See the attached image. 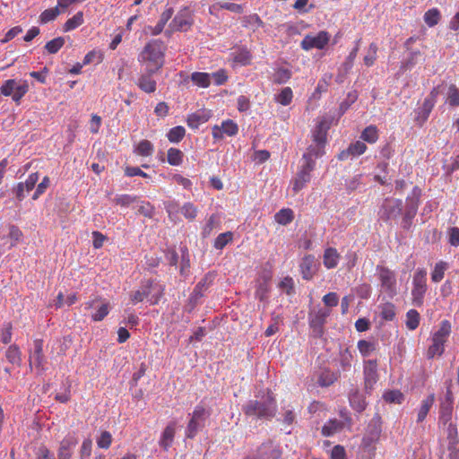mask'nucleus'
<instances>
[{
	"label": "nucleus",
	"instance_id": "3c124183",
	"mask_svg": "<svg viewBox=\"0 0 459 459\" xmlns=\"http://www.w3.org/2000/svg\"><path fill=\"white\" fill-rule=\"evenodd\" d=\"M60 14L59 7L56 5L54 8H49L41 13L39 15V22L41 24H46L49 22H52L56 19V17Z\"/></svg>",
	"mask_w": 459,
	"mask_h": 459
},
{
	"label": "nucleus",
	"instance_id": "2eb2a0df",
	"mask_svg": "<svg viewBox=\"0 0 459 459\" xmlns=\"http://www.w3.org/2000/svg\"><path fill=\"white\" fill-rule=\"evenodd\" d=\"M299 270L304 280H312L316 273V258L313 255H306L299 264Z\"/></svg>",
	"mask_w": 459,
	"mask_h": 459
},
{
	"label": "nucleus",
	"instance_id": "de8ad7c7",
	"mask_svg": "<svg viewBox=\"0 0 459 459\" xmlns=\"http://www.w3.org/2000/svg\"><path fill=\"white\" fill-rule=\"evenodd\" d=\"M232 240H233V233L231 231L221 233L215 238L213 247L215 249L221 250Z\"/></svg>",
	"mask_w": 459,
	"mask_h": 459
},
{
	"label": "nucleus",
	"instance_id": "f704fd0d",
	"mask_svg": "<svg viewBox=\"0 0 459 459\" xmlns=\"http://www.w3.org/2000/svg\"><path fill=\"white\" fill-rule=\"evenodd\" d=\"M446 103L452 108L459 107V89L454 83L448 86Z\"/></svg>",
	"mask_w": 459,
	"mask_h": 459
},
{
	"label": "nucleus",
	"instance_id": "4d7b16f0",
	"mask_svg": "<svg viewBox=\"0 0 459 459\" xmlns=\"http://www.w3.org/2000/svg\"><path fill=\"white\" fill-rule=\"evenodd\" d=\"M251 59L252 55L247 49H241L233 57V61L235 63L240 64L241 65H250Z\"/></svg>",
	"mask_w": 459,
	"mask_h": 459
},
{
	"label": "nucleus",
	"instance_id": "0e129e2a",
	"mask_svg": "<svg viewBox=\"0 0 459 459\" xmlns=\"http://www.w3.org/2000/svg\"><path fill=\"white\" fill-rule=\"evenodd\" d=\"M155 209L149 202H141L138 206L137 212L147 218H152L154 215Z\"/></svg>",
	"mask_w": 459,
	"mask_h": 459
},
{
	"label": "nucleus",
	"instance_id": "ddd939ff",
	"mask_svg": "<svg viewBox=\"0 0 459 459\" xmlns=\"http://www.w3.org/2000/svg\"><path fill=\"white\" fill-rule=\"evenodd\" d=\"M439 94L438 87H434L428 97L424 100L422 106L420 108L418 111V119H422V121H426L429 114L431 113L435 104L437 102V98Z\"/></svg>",
	"mask_w": 459,
	"mask_h": 459
},
{
	"label": "nucleus",
	"instance_id": "aec40b11",
	"mask_svg": "<svg viewBox=\"0 0 459 459\" xmlns=\"http://www.w3.org/2000/svg\"><path fill=\"white\" fill-rule=\"evenodd\" d=\"M341 259V255L335 247H326L323 254L324 266L330 270L337 267Z\"/></svg>",
	"mask_w": 459,
	"mask_h": 459
},
{
	"label": "nucleus",
	"instance_id": "9d476101",
	"mask_svg": "<svg viewBox=\"0 0 459 459\" xmlns=\"http://www.w3.org/2000/svg\"><path fill=\"white\" fill-rule=\"evenodd\" d=\"M420 195L421 190L418 186H415L412 189L411 195L408 196L406 199V210L403 219V227L404 229H409L412 223V220L419 208Z\"/></svg>",
	"mask_w": 459,
	"mask_h": 459
},
{
	"label": "nucleus",
	"instance_id": "1a4fd4ad",
	"mask_svg": "<svg viewBox=\"0 0 459 459\" xmlns=\"http://www.w3.org/2000/svg\"><path fill=\"white\" fill-rule=\"evenodd\" d=\"M377 273L383 290L390 297L396 294V276L394 271L386 266L377 265Z\"/></svg>",
	"mask_w": 459,
	"mask_h": 459
},
{
	"label": "nucleus",
	"instance_id": "c85d7f7f",
	"mask_svg": "<svg viewBox=\"0 0 459 459\" xmlns=\"http://www.w3.org/2000/svg\"><path fill=\"white\" fill-rule=\"evenodd\" d=\"M241 23L244 28L250 29L253 31L264 27V22L256 13L243 16L241 18Z\"/></svg>",
	"mask_w": 459,
	"mask_h": 459
},
{
	"label": "nucleus",
	"instance_id": "5fc2aeb1",
	"mask_svg": "<svg viewBox=\"0 0 459 459\" xmlns=\"http://www.w3.org/2000/svg\"><path fill=\"white\" fill-rule=\"evenodd\" d=\"M380 316L384 320L392 321L395 317V307L387 302L380 307Z\"/></svg>",
	"mask_w": 459,
	"mask_h": 459
},
{
	"label": "nucleus",
	"instance_id": "e2e57ef3",
	"mask_svg": "<svg viewBox=\"0 0 459 459\" xmlns=\"http://www.w3.org/2000/svg\"><path fill=\"white\" fill-rule=\"evenodd\" d=\"M210 74L211 80L213 79L214 84L217 86L225 84L229 79L227 71L225 69H219L218 71Z\"/></svg>",
	"mask_w": 459,
	"mask_h": 459
},
{
	"label": "nucleus",
	"instance_id": "09e8293b",
	"mask_svg": "<svg viewBox=\"0 0 459 459\" xmlns=\"http://www.w3.org/2000/svg\"><path fill=\"white\" fill-rule=\"evenodd\" d=\"M186 134V129L182 126H178L169 129L167 137L170 143H179Z\"/></svg>",
	"mask_w": 459,
	"mask_h": 459
},
{
	"label": "nucleus",
	"instance_id": "6e6d98bb",
	"mask_svg": "<svg viewBox=\"0 0 459 459\" xmlns=\"http://www.w3.org/2000/svg\"><path fill=\"white\" fill-rule=\"evenodd\" d=\"M212 8L225 9L235 13H242L244 12V8L241 4L234 3H217L210 7V13H212Z\"/></svg>",
	"mask_w": 459,
	"mask_h": 459
},
{
	"label": "nucleus",
	"instance_id": "5701e85b",
	"mask_svg": "<svg viewBox=\"0 0 459 459\" xmlns=\"http://www.w3.org/2000/svg\"><path fill=\"white\" fill-rule=\"evenodd\" d=\"M153 74L147 72L145 74H142L137 81V86L146 93H153L157 89V82L152 77Z\"/></svg>",
	"mask_w": 459,
	"mask_h": 459
},
{
	"label": "nucleus",
	"instance_id": "f03ea898",
	"mask_svg": "<svg viewBox=\"0 0 459 459\" xmlns=\"http://www.w3.org/2000/svg\"><path fill=\"white\" fill-rule=\"evenodd\" d=\"M164 51L165 48L163 42L160 39H153L149 41L143 51L138 56L140 63L147 64V72L155 74L164 65Z\"/></svg>",
	"mask_w": 459,
	"mask_h": 459
},
{
	"label": "nucleus",
	"instance_id": "7c9ffc66",
	"mask_svg": "<svg viewBox=\"0 0 459 459\" xmlns=\"http://www.w3.org/2000/svg\"><path fill=\"white\" fill-rule=\"evenodd\" d=\"M212 276L206 274L195 287L192 298L195 300L204 296V292L206 291L212 283Z\"/></svg>",
	"mask_w": 459,
	"mask_h": 459
},
{
	"label": "nucleus",
	"instance_id": "680f3d73",
	"mask_svg": "<svg viewBox=\"0 0 459 459\" xmlns=\"http://www.w3.org/2000/svg\"><path fill=\"white\" fill-rule=\"evenodd\" d=\"M221 126L224 134L233 136L238 134V126L233 120L228 119L223 121Z\"/></svg>",
	"mask_w": 459,
	"mask_h": 459
},
{
	"label": "nucleus",
	"instance_id": "423d86ee",
	"mask_svg": "<svg viewBox=\"0 0 459 459\" xmlns=\"http://www.w3.org/2000/svg\"><path fill=\"white\" fill-rule=\"evenodd\" d=\"M29 91L27 81L17 82L14 79H8L0 87V92L5 97H12V100L20 105L22 97Z\"/></svg>",
	"mask_w": 459,
	"mask_h": 459
},
{
	"label": "nucleus",
	"instance_id": "7ed1b4c3",
	"mask_svg": "<svg viewBox=\"0 0 459 459\" xmlns=\"http://www.w3.org/2000/svg\"><path fill=\"white\" fill-rule=\"evenodd\" d=\"M164 290L163 285L152 281H146L139 290L130 294V300L134 305L147 299L151 305H156L162 298Z\"/></svg>",
	"mask_w": 459,
	"mask_h": 459
},
{
	"label": "nucleus",
	"instance_id": "4468645a",
	"mask_svg": "<svg viewBox=\"0 0 459 459\" xmlns=\"http://www.w3.org/2000/svg\"><path fill=\"white\" fill-rule=\"evenodd\" d=\"M34 350L30 352L29 361L30 366L35 364L36 368L43 371L45 369V356L43 354V341L41 339H36L33 342Z\"/></svg>",
	"mask_w": 459,
	"mask_h": 459
},
{
	"label": "nucleus",
	"instance_id": "f3484780",
	"mask_svg": "<svg viewBox=\"0 0 459 459\" xmlns=\"http://www.w3.org/2000/svg\"><path fill=\"white\" fill-rule=\"evenodd\" d=\"M281 451L275 447L272 441L263 443L257 450L255 459H280Z\"/></svg>",
	"mask_w": 459,
	"mask_h": 459
},
{
	"label": "nucleus",
	"instance_id": "79ce46f5",
	"mask_svg": "<svg viewBox=\"0 0 459 459\" xmlns=\"http://www.w3.org/2000/svg\"><path fill=\"white\" fill-rule=\"evenodd\" d=\"M424 22L429 27H434L436 26L440 19L441 14L437 8L434 7L429 10H428L424 14Z\"/></svg>",
	"mask_w": 459,
	"mask_h": 459
},
{
	"label": "nucleus",
	"instance_id": "c9c22d12",
	"mask_svg": "<svg viewBox=\"0 0 459 459\" xmlns=\"http://www.w3.org/2000/svg\"><path fill=\"white\" fill-rule=\"evenodd\" d=\"M294 219L293 211L290 208L281 209L274 215V220L277 223L281 225H287L290 223Z\"/></svg>",
	"mask_w": 459,
	"mask_h": 459
},
{
	"label": "nucleus",
	"instance_id": "774afa93",
	"mask_svg": "<svg viewBox=\"0 0 459 459\" xmlns=\"http://www.w3.org/2000/svg\"><path fill=\"white\" fill-rule=\"evenodd\" d=\"M349 148L352 157L359 156L367 151V145L361 141L351 143Z\"/></svg>",
	"mask_w": 459,
	"mask_h": 459
},
{
	"label": "nucleus",
	"instance_id": "6ab92c4d",
	"mask_svg": "<svg viewBox=\"0 0 459 459\" xmlns=\"http://www.w3.org/2000/svg\"><path fill=\"white\" fill-rule=\"evenodd\" d=\"M211 111L209 110H197L190 115L186 118L187 126L192 129H197L200 125L206 123L211 117Z\"/></svg>",
	"mask_w": 459,
	"mask_h": 459
},
{
	"label": "nucleus",
	"instance_id": "37998d69",
	"mask_svg": "<svg viewBox=\"0 0 459 459\" xmlns=\"http://www.w3.org/2000/svg\"><path fill=\"white\" fill-rule=\"evenodd\" d=\"M385 208L387 211V219L395 218L402 212L403 202L399 199L388 202L385 204Z\"/></svg>",
	"mask_w": 459,
	"mask_h": 459
},
{
	"label": "nucleus",
	"instance_id": "bb28decb",
	"mask_svg": "<svg viewBox=\"0 0 459 459\" xmlns=\"http://www.w3.org/2000/svg\"><path fill=\"white\" fill-rule=\"evenodd\" d=\"M349 402L351 408L358 412H361L366 409L367 403L362 394L359 390L351 391L349 394Z\"/></svg>",
	"mask_w": 459,
	"mask_h": 459
},
{
	"label": "nucleus",
	"instance_id": "4be33fe9",
	"mask_svg": "<svg viewBox=\"0 0 459 459\" xmlns=\"http://www.w3.org/2000/svg\"><path fill=\"white\" fill-rule=\"evenodd\" d=\"M325 154V146L313 143L308 146L307 152L303 154L304 163L313 164L316 166L315 160Z\"/></svg>",
	"mask_w": 459,
	"mask_h": 459
},
{
	"label": "nucleus",
	"instance_id": "052dcab7",
	"mask_svg": "<svg viewBox=\"0 0 459 459\" xmlns=\"http://www.w3.org/2000/svg\"><path fill=\"white\" fill-rule=\"evenodd\" d=\"M383 398L387 403H401L403 400V394L398 390L385 392Z\"/></svg>",
	"mask_w": 459,
	"mask_h": 459
},
{
	"label": "nucleus",
	"instance_id": "c756f323",
	"mask_svg": "<svg viewBox=\"0 0 459 459\" xmlns=\"http://www.w3.org/2000/svg\"><path fill=\"white\" fill-rule=\"evenodd\" d=\"M452 413H453V404L451 401H446L442 403L440 405L439 411V424L443 426H446L448 422L452 421Z\"/></svg>",
	"mask_w": 459,
	"mask_h": 459
},
{
	"label": "nucleus",
	"instance_id": "9b49d317",
	"mask_svg": "<svg viewBox=\"0 0 459 459\" xmlns=\"http://www.w3.org/2000/svg\"><path fill=\"white\" fill-rule=\"evenodd\" d=\"M315 167L313 164L303 163L295 178L291 180L292 191L294 194L302 190L311 180V172Z\"/></svg>",
	"mask_w": 459,
	"mask_h": 459
},
{
	"label": "nucleus",
	"instance_id": "412c9836",
	"mask_svg": "<svg viewBox=\"0 0 459 459\" xmlns=\"http://www.w3.org/2000/svg\"><path fill=\"white\" fill-rule=\"evenodd\" d=\"M175 434L176 422L171 421L166 426L163 432L161 433L160 438L159 440L160 446L162 447L165 451H167L171 446L174 441Z\"/></svg>",
	"mask_w": 459,
	"mask_h": 459
},
{
	"label": "nucleus",
	"instance_id": "49530a36",
	"mask_svg": "<svg viewBox=\"0 0 459 459\" xmlns=\"http://www.w3.org/2000/svg\"><path fill=\"white\" fill-rule=\"evenodd\" d=\"M361 139L368 143H375L378 140V130L376 126H367L361 133Z\"/></svg>",
	"mask_w": 459,
	"mask_h": 459
},
{
	"label": "nucleus",
	"instance_id": "b1692460",
	"mask_svg": "<svg viewBox=\"0 0 459 459\" xmlns=\"http://www.w3.org/2000/svg\"><path fill=\"white\" fill-rule=\"evenodd\" d=\"M188 80L199 88H208L211 85V74L205 72H194L185 80V82Z\"/></svg>",
	"mask_w": 459,
	"mask_h": 459
},
{
	"label": "nucleus",
	"instance_id": "4c0bfd02",
	"mask_svg": "<svg viewBox=\"0 0 459 459\" xmlns=\"http://www.w3.org/2000/svg\"><path fill=\"white\" fill-rule=\"evenodd\" d=\"M5 357L10 363L17 366L21 365L22 352L17 345H10L5 352Z\"/></svg>",
	"mask_w": 459,
	"mask_h": 459
},
{
	"label": "nucleus",
	"instance_id": "f8f14e48",
	"mask_svg": "<svg viewBox=\"0 0 459 459\" xmlns=\"http://www.w3.org/2000/svg\"><path fill=\"white\" fill-rule=\"evenodd\" d=\"M363 375L365 388L371 389L378 380L377 359H368L364 362Z\"/></svg>",
	"mask_w": 459,
	"mask_h": 459
},
{
	"label": "nucleus",
	"instance_id": "72a5a7b5",
	"mask_svg": "<svg viewBox=\"0 0 459 459\" xmlns=\"http://www.w3.org/2000/svg\"><path fill=\"white\" fill-rule=\"evenodd\" d=\"M357 348L363 357L369 356L377 348V342L375 341L359 340Z\"/></svg>",
	"mask_w": 459,
	"mask_h": 459
},
{
	"label": "nucleus",
	"instance_id": "a18cd8bd",
	"mask_svg": "<svg viewBox=\"0 0 459 459\" xmlns=\"http://www.w3.org/2000/svg\"><path fill=\"white\" fill-rule=\"evenodd\" d=\"M293 99V92L291 88L285 87L281 92L275 95L274 100L277 103H280L282 106H288L291 103Z\"/></svg>",
	"mask_w": 459,
	"mask_h": 459
},
{
	"label": "nucleus",
	"instance_id": "8fccbe9b",
	"mask_svg": "<svg viewBox=\"0 0 459 459\" xmlns=\"http://www.w3.org/2000/svg\"><path fill=\"white\" fill-rule=\"evenodd\" d=\"M420 314L415 309H410L406 313V327L409 330H415L420 325Z\"/></svg>",
	"mask_w": 459,
	"mask_h": 459
},
{
	"label": "nucleus",
	"instance_id": "13d9d810",
	"mask_svg": "<svg viewBox=\"0 0 459 459\" xmlns=\"http://www.w3.org/2000/svg\"><path fill=\"white\" fill-rule=\"evenodd\" d=\"M137 200V196L131 195H119L114 199V203L121 207H128Z\"/></svg>",
	"mask_w": 459,
	"mask_h": 459
},
{
	"label": "nucleus",
	"instance_id": "2f4dec72",
	"mask_svg": "<svg viewBox=\"0 0 459 459\" xmlns=\"http://www.w3.org/2000/svg\"><path fill=\"white\" fill-rule=\"evenodd\" d=\"M174 13L173 8H167L160 17V20L158 23L152 29V34L156 36L161 33L163 30L166 23L169 22V20L172 17Z\"/></svg>",
	"mask_w": 459,
	"mask_h": 459
},
{
	"label": "nucleus",
	"instance_id": "393cba45",
	"mask_svg": "<svg viewBox=\"0 0 459 459\" xmlns=\"http://www.w3.org/2000/svg\"><path fill=\"white\" fill-rule=\"evenodd\" d=\"M329 316V312L326 310L320 309L318 310L311 318H310V327L313 328L314 332L317 334L321 335L323 333V325L325 322L326 317Z\"/></svg>",
	"mask_w": 459,
	"mask_h": 459
},
{
	"label": "nucleus",
	"instance_id": "c03bdc74",
	"mask_svg": "<svg viewBox=\"0 0 459 459\" xmlns=\"http://www.w3.org/2000/svg\"><path fill=\"white\" fill-rule=\"evenodd\" d=\"M291 71L288 68H278L273 76V82L276 84L286 83L291 77Z\"/></svg>",
	"mask_w": 459,
	"mask_h": 459
},
{
	"label": "nucleus",
	"instance_id": "a878e982",
	"mask_svg": "<svg viewBox=\"0 0 459 459\" xmlns=\"http://www.w3.org/2000/svg\"><path fill=\"white\" fill-rule=\"evenodd\" d=\"M343 428V422L336 419H330L322 427L321 433L324 437H331L342 430Z\"/></svg>",
	"mask_w": 459,
	"mask_h": 459
},
{
	"label": "nucleus",
	"instance_id": "dca6fc26",
	"mask_svg": "<svg viewBox=\"0 0 459 459\" xmlns=\"http://www.w3.org/2000/svg\"><path fill=\"white\" fill-rule=\"evenodd\" d=\"M78 441L74 435H67L60 443L58 459H71Z\"/></svg>",
	"mask_w": 459,
	"mask_h": 459
},
{
	"label": "nucleus",
	"instance_id": "473e14b6",
	"mask_svg": "<svg viewBox=\"0 0 459 459\" xmlns=\"http://www.w3.org/2000/svg\"><path fill=\"white\" fill-rule=\"evenodd\" d=\"M327 137V128L324 122L319 123L312 133L313 143L325 146Z\"/></svg>",
	"mask_w": 459,
	"mask_h": 459
},
{
	"label": "nucleus",
	"instance_id": "58836bf2",
	"mask_svg": "<svg viewBox=\"0 0 459 459\" xmlns=\"http://www.w3.org/2000/svg\"><path fill=\"white\" fill-rule=\"evenodd\" d=\"M154 151L153 144L148 140H142L134 149L137 155L143 157L152 156Z\"/></svg>",
	"mask_w": 459,
	"mask_h": 459
},
{
	"label": "nucleus",
	"instance_id": "338daca9",
	"mask_svg": "<svg viewBox=\"0 0 459 459\" xmlns=\"http://www.w3.org/2000/svg\"><path fill=\"white\" fill-rule=\"evenodd\" d=\"M112 443V436L108 431H103L97 439V445L100 448L108 449Z\"/></svg>",
	"mask_w": 459,
	"mask_h": 459
},
{
	"label": "nucleus",
	"instance_id": "39448f33",
	"mask_svg": "<svg viewBox=\"0 0 459 459\" xmlns=\"http://www.w3.org/2000/svg\"><path fill=\"white\" fill-rule=\"evenodd\" d=\"M451 333V324L448 320H443L439 328L434 333L432 344L427 351L428 359H433L435 356H441L445 351L444 344Z\"/></svg>",
	"mask_w": 459,
	"mask_h": 459
},
{
	"label": "nucleus",
	"instance_id": "e433bc0d",
	"mask_svg": "<svg viewBox=\"0 0 459 459\" xmlns=\"http://www.w3.org/2000/svg\"><path fill=\"white\" fill-rule=\"evenodd\" d=\"M448 269V264L445 261L437 262L431 272V281L440 282L445 276V272Z\"/></svg>",
	"mask_w": 459,
	"mask_h": 459
},
{
	"label": "nucleus",
	"instance_id": "a211bd4d",
	"mask_svg": "<svg viewBox=\"0 0 459 459\" xmlns=\"http://www.w3.org/2000/svg\"><path fill=\"white\" fill-rule=\"evenodd\" d=\"M382 432V420L378 413L375 414L371 419L368 429L366 438L370 442L378 440Z\"/></svg>",
	"mask_w": 459,
	"mask_h": 459
},
{
	"label": "nucleus",
	"instance_id": "6e6552de",
	"mask_svg": "<svg viewBox=\"0 0 459 459\" xmlns=\"http://www.w3.org/2000/svg\"><path fill=\"white\" fill-rule=\"evenodd\" d=\"M330 38V33L325 30H320L316 34H307L300 42V48L305 51L313 48L322 50L328 45Z\"/></svg>",
	"mask_w": 459,
	"mask_h": 459
},
{
	"label": "nucleus",
	"instance_id": "603ef678",
	"mask_svg": "<svg viewBox=\"0 0 459 459\" xmlns=\"http://www.w3.org/2000/svg\"><path fill=\"white\" fill-rule=\"evenodd\" d=\"M65 45V39L63 37L55 38L48 41L45 45V49L49 54L57 53Z\"/></svg>",
	"mask_w": 459,
	"mask_h": 459
},
{
	"label": "nucleus",
	"instance_id": "69168bd1",
	"mask_svg": "<svg viewBox=\"0 0 459 459\" xmlns=\"http://www.w3.org/2000/svg\"><path fill=\"white\" fill-rule=\"evenodd\" d=\"M8 236L12 239L10 247H13L16 246L18 242L21 241L22 237V232L17 226L11 225L9 227Z\"/></svg>",
	"mask_w": 459,
	"mask_h": 459
},
{
	"label": "nucleus",
	"instance_id": "cd10ccee",
	"mask_svg": "<svg viewBox=\"0 0 459 459\" xmlns=\"http://www.w3.org/2000/svg\"><path fill=\"white\" fill-rule=\"evenodd\" d=\"M434 402H435L434 394H430L424 400H422L421 404L418 410L417 422H422L426 419L428 413L430 411V408L434 404Z\"/></svg>",
	"mask_w": 459,
	"mask_h": 459
},
{
	"label": "nucleus",
	"instance_id": "0eeeda50",
	"mask_svg": "<svg viewBox=\"0 0 459 459\" xmlns=\"http://www.w3.org/2000/svg\"><path fill=\"white\" fill-rule=\"evenodd\" d=\"M427 290V271L424 268H418L412 278L411 297L413 305L420 307L423 304Z\"/></svg>",
	"mask_w": 459,
	"mask_h": 459
},
{
	"label": "nucleus",
	"instance_id": "a19ab883",
	"mask_svg": "<svg viewBox=\"0 0 459 459\" xmlns=\"http://www.w3.org/2000/svg\"><path fill=\"white\" fill-rule=\"evenodd\" d=\"M82 12L76 13L72 18L68 19L64 24V31L67 32L73 30L83 23Z\"/></svg>",
	"mask_w": 459,
	"mask_h": 459
},
{
	"label": "nucleus",
	"instance_id": "bf43d9fd",
	"mask_svg": "<svg viewBox=\"0 0 459 459\" xmlns=\"http://www.w3.org/2000/svg\"><path fill=\"white\" fill-rule=\"evenodd\" d=\"M352 359V354L348 349H345L344 351H341L340 365L343 371H346L351 368Z\"/></svg>",
	"mask_w": 459,
	"mask_h": 459
},
{
	"label": "nucleus",
	"instance_id": "20e7f679",
	"mask_svg": "<svg viewBox=\"0 0 459 459\" xmlns=\"http://www.w3.org/2000/svg\"><path fill=\"white\" fill-rule=\"evenodd\" d=\"M188 416L189 420L185 435L186 438L193 439L204 428L206 420L211 416V411L204 404L199 403Z\"/></svg>",
	"mask_w": 459,
	"mask_h": 459
},
{
	"label": "nucleus",
	"instance_id": "864d4df0",
	"mask_svg": "<svg viewBox=\"0 0 459 459\" xmlns=\"http://www.w3.org/2000/svg\"><path fill=\"white\" fill-rule=\"evenodd\" d=\"M184 154L179 149L169 148L168 150V162L172 166H178L183 161Z\"/></svg>",
	"mask_w": 459,
	"mask_h": 459
},
{
	"label": "nucleus",
	"instance_id": "f257e3e1",
	"mask_svg": "<svg viewBox=\"0 0 459 459\" xmlns=\"http://www.w3.org/2000/svg\"><path fill=\"white\" fill-rule=\"evenodd\" d=\"M247 416H254L258 419L270 420L277 411L276 400L273 394L268 391L260 400H250L242 407Z\"/></svg>",
	"mask_w": 459,
	"mask_h": 459
},
{
	"label": "nucleus",
	"instance_id": "ea45409f",
	"mask_svg": "<svg viewBox=\"0 0 459 459\" xmlns=\"http://www.w3.org/2000/svg\"><path fill=\"white\" fill-rule=\"evenodd\" d=\"M97 311L91 315V319L95 322L103 320L109 313V303L101 299L96 307Z\"/></svg>",
	"mask_w": 459,
	"mask_h": 459
}]
</instances>
